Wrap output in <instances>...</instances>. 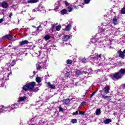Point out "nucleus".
I'll return each instance as SVG.
<instances>
[{
	"instance_id": "61",
	"label": "nucleus",
	"mask_w": 125,
	"mask_h": 125,
	"mask_svg": "<svg viewBox=\"0 0 125 125\" xmlns=\"http://www.w3.org/2000/svg\"><path fill=\"white\" fill-rule=\"evenodd\" d=\"M14 49H16V48H14Z\"/></svg>"
},
{
	"instance_id": "55",
	"label": "nucleus",
	"mask_w": 125,
	"mask_h": 125,
	"mask_svg": "<svg viewBox=\"0 0 125 125\" xmlns=\"http://www.w3.org/2000/svg\"><path fill=\"white\" fill-rule=\"evenodd\" d=\"M123 52H124V53H125V49L124 50Z\"/></svg>"
},
{
	"instance_id": "25",
	"label": "nucleus",
	"mask_w": 125,
	"mask_h": 125,
	"mask_svg": "<svg viewBox=\"0 0 125 125\" xmlns=\"http://www.w3.org/2000/svg\"><path fill=\"white\" fill-rule=\"evenodd\" d=\"M39 1V0H29L28 1V3H36Z\"/></svg>"
},
{
	"instance_id": "41",
	"label": "nucleus",
	"mask_w": 125,
	"mask_h": 125,
	"mask_svg": "<svg viewBox=\"0 0 125 125\" xmlns=\"http://www.w3.org/2000/svg\"><path fill=\"white\" fill-rule=\"evenodd\" d=\"M59 109L60 112H64V109H63V108H62V107L59 106Z\"/></svg>"
},
{
	"instance_id": "35",
	"label": "nucleus",
	"mask_w": 125,
	"mask_h": 125,
	"mask_svg": "<svg viewBox=\"0 0 125 125\" xmlns=\"http://www.w3.org/2000/svg\"><path fill=\"white\" fill-rule=\"evenodd\" d=\"M61 29V25H58L56 26V30L57 31H60Z\"/></svg>"
},
{
	"instance_id": "62",
	"label": "nucleus",
	"mask_w": 125,
	"mask_h": 125,
	"mask_svg": "<svg viewBox=\"0 0 125 125\" xmlns=\"http://www.w3.org/2000/svg\"><path fill=\"white\" fill-rule=\"evenodd\" d=\"M115 66H114V67H113V68H115Z\"/></svg>"
},
{
	"instance_id": "4",
	"label": "nucleus",
	"mask_w": 125,
	"mask_h": 125,
	"mask_svg": "<svg viewBox=\"0 0 125 125\" xmlns=\"http://www.w3.org/2000/svg\"><path fill=\"white\" fill-rule=\"evenodd\" d=\"M26 99H27V97L26 96L19 97L18 102L11 105V107H9V109L14 110V109H17V108H19V107H21L23 101H25Z\"/></svg>"
},
{
	"instance_id": "6",
	"label": "nucleus",
	"mask_w": 125,
	"mask_h": 125,
	"mask_svg": "<svg viewBox=\"0 0 125 125\" xmlns=\"http://www.w3.org/2000/svg\"><path fill=\"white\" fill-rule=\"evenodd\" d=\"M48 65L46 63V62H42L40 63H38L36 64V67L37 70H42V69H46V67H47Z\"/></svg>"
},
{
	"instance_id": "58",
	"label": "nucleus",
	"mask_w": 125,
	"mask_h": 125,
	"mask_svg": "<svg viewBox=\"0 0 125 125\" xmlns=\"http://www.w3.org/2000/svg\"><path fill=\"white\" fill-rule=\"evenodd\" d=\"M33 34H36V32H33Z\"/></svg>"
},
{
	"instance_id": "23",
	"label": "nucleus",
	"mask_w": 125,
	"mask_h": 125,
	"mask_svg": "<svg viewBox=\"0 0 125 125\" xmlns=\"http://www.w3.org/2000/svg\"><path fill=\"white\" fill-rule=\"evenodd\" d=\"M36 81L37 83H38L39 84V85H42V84H40V83L42 82V78L40 77H38L36 78Z\"/></svg>"
},
{
	"instance_id": "1",
	"label": "nucleus",
	"mask_w": 125,
	"mask_h": 125,
	"mask_svg": "<svg viewBox=\"0 0 125 125\" xmlns=\"http://www.w3.org/2000/svg\"><path fill=\"white\" fill-rule=\"evenodd\" d=\"M112 33L111 25H104L100 28L99 33L97 34L94 38L91 39L90 44L94 45L95 47L96 46L103 47L104 46V43L106 42V41H103L101 39L102 38H108Z\"/></svg>"
},
{
	"instance_id": "26",
	"label": "nucleus",
	"mask_w": 125,
	"mask_h": 125,
	"mask_svg": "<svg viewBox=\"0 0 125 125\" xmlns=\"http://www.w3.org/2000/svg\"><path fill=\"white\" fill-rule=\"evenodd\" d=\"M112 122V119H107L104 121V123L105 125L109 124V123H111Z\"/></svg>"
},
{
	"instance_id": "13",
	"label": "nucleus",
	"mask_w": 125,
	"mask_h": 125,
	"mask_svg": "<svg viewBox=\"0 0 125 125\" xmlns=\"http://www.w3.org/2000/svg\"><path fill=\"white\" fill-rule=\"evenodd\" d=\"M112 22L114 25H118L119 24V18L118 17H114L113 19Z\"/></svg>"
},
{
	"instance_id": "3",
	"label": "nucleus",
	"mask_w": 125,
	"mask_h": 125,
	"mask_svg": "<svg viewBox=\"0 0 125 125\" xmlns=\"http://www.w3.org/2000/svg\"><path fill=\"white\" fill-rule=\"evenodd\" d=\"M15 64H16V62L15 61H13L11 63H6L5 64L4 68L6 71H4L3 72L4 79H6L7 80H9L8 78L9 77V76L11 75L12 72H11V70H8V68H11V67H13Z\"/></svg>"
},
{
	"instance_id": "45",
	"label": "nucleus",
	"mask_w": 125,
	"mask_h": 125,
	"mask_svg": "<svg viewBox=\"0 0 125 125\" xmlns=\"http://www.w3.org/2000/svg\"><path fill=\"white\" fill-rule=\"evenodd\" d=\"M85 61H86V59L84 58L82 60V63H85Z\"/></svg>"
},
{
	"instance_id": "22",
	"label": "nucleus",
	"mask_w": 125,
	"mask_h": 125,
	"mask_svg": "<svg viewBox=\"0 0 125 125\" xmlns=\"http://www.w3.org/2000/svg\"><path fill=\"white\" fill-rule=\"evenodd\" d=\"M29 43V42L27 40L22 41L20 42V45L21 46L24 45V44H28Z\"/></svg>"
},
{
	"instance_id": "20",
	"label": "nucleus",
	"mask_w": 125,
	"mask_h": 125,
	"mask_svg": "<svg viewBox=\"0 0 125 125\" xmlns=\"http://www.w3.org/2000/svg\"><path fill=\"white\" fill-rule=\"evenodd\" d=\"M68 12V10L66 9H64L60 11V13L62 14V15H65V14H67Z\"/></svg>"
},
{
	"instance_id": "51",
	"label": "nucleus",
	"mask_w": 125,
	"mask_h": 125,
	"mask_svg": "<svg viewBox=\"0 0 125 125\" xmlns=\"http://www.w3.org/2000/svg\"><path fill=\"white\" fill-rule=\"evenodd\" d=\"M73 30H74V31H77V28H76V26H74V27H73Z\"/></svg>"
},
{
	"instance_id": "47",
	"label": "nucleus",
	"mask_w": 125,
	"mask_h": 125,
	"mask_svg": "<svg viewBox=\"0 0 125 125\" xmlns=\"http://www.w3.org/2000/svg\"><path fill=\"white\" fill-rule=\"evenodd\" d=\"M79 114L80 115H84V112H83V111H79Z\"/></svg>"
},
{
	"instance_id": "21",
	"label": "nucleus",
	"mask_w": 125,
	"mask_h": 125,
	"mask_svg": "<svg viewBox=\"0 0 125 125\" xmlns=\"http://www.w3.org/2000/svg\"><path fill=\"white\" fill-rule=\"evenodd\" d=\"M70 101H71V100L69 99H66L62 100V102L64 105H68V104L70 103Z\"/></svg>"
},
{
	"instance_id": "34",
	"label": "nucleus",
	"mask_w": 125,
	"mask_h": 125,
	"mask_svg": "<svg viewBox=\"0 0 125 125\" xmlns=\"http://www.w3.org/2000/svg\"><path fill=\"white\" fill-rule=\"evenodd\" d=\"M72 62L71 60H67L66 61V64H71L72 63Z\"/></svg>"
},
{
	"instance_id": "36",
	"label": "nucleus",
	"mask_w": 125,
	"mask_h": 125,
	"mask_svg": "<svg viewBox=\"0 0 125 125\" xmlns=\"http://www.w3.org/2000/svg\"><path fill=\"white\" fill-rule=\"evenodd\" d=\"M71 123L72 124H77V119H72L71 120Z\"/></svg>"
},
{
	"instance_id": "10",
	"label": "nucleus",
	"mask_w": 125,
	"mask_h": 125,
	"mask_svg": "<svg viewBox=\"0 0 125 125\" xmlns=\"http://www.w3.org/2000/svg\"><path fill=\"white\" fill-rule=\"evenodd\" d=\"M101 96H102V98L105 99V100H107V101H111V96H105V95L102 93L101 94Z\"/></svg>"
},
{
	"instance_id": "38",
	"label": "nucleus",
	"mask_w": 125,
	"mask_h": 125,
	"mask_svg": "<svg viewBox=\"0 0 125 125\" xmlns=\"http://www.w3.org/2000/svg\"><path fill=\"white\" fill-rule=\"evenodd\" d=\"M55 9L54 10H55V11H57V10H58V9H59V6H56V4L55 5Z\"/></svg>"
},
{
	"instance_id": "2",
	"label": "nucleus",
	"mask_w": 125,
	"mask_h": 125,
	"mask_svg": "<svg viewBox=\"0 0 125 125\" xmlns=\"http://www.w3.org/2000/svg\"><path fill=\"white\" fill-rule=\"evenodd\" d=\"M90 60H93L95 64H99V66H103L104 69H107L109 68L110 65H115L116 63L115 60L111 58L105 61V55H102L101 54H96L94 55H91L89 57ZM101 61H104V62H101Z\"/></svg>"
},
{
	"instance_id": "44",
	"label": "nucleus",
	"mask_w": 125,
	"mask_h": 125,
	"mask_svg": "<svg viewBox=\"0 0 125 125\" xmlns=\"http://www.w3.org/2000/svg\"><path fill=\"white\" fill-rule=\"evenodd\" d=\"M65 4L66 6H70V3H69L67 1H65Z\"/></svg>"
},
{
	"instance_id": "12",
	"label": "nucleus",
	"mask_w": 125,
	"mask_h": 125,
	"mask_svg": "<svg viewBox=\"0 0 125 125\" xmlns=\"http://www.w3.org/2000/svg\"><path fill=\"white\" fill-rule=\"evenodd\" d=\"M118 73L119 75H120L121 77L123 78V77H124V75L125 74V69L121 68Z\"/></svg>"
},
{
	"instance_id": "63",
	"label": "nucleus",
	"mask_w": 125,
	"mask_h": 125,
	"mask_svg": "<svg viewBox=\"0 0 125 125\" xmlns=\"http://www.w3.org/2000/svg\"><path fill=\"white\" fill-rule=\"evenodd\" d=\"M102 70H103V68H102Z\"/></svg>"
},
{
	"instance_id": "14",
	"label": "nucleus",
	"mask_w": 125,
	"mask_h": 125,
	"mask_svg": "<svg viewBox=\"0 0 125 125\" xmlns=\"http://www.w3.org/2000/svg\"><path fill=\"white\" fill-rule=\"evenodd\" d=\"M71 28H72V25L71 24V23H69L65 26V28H64V31H65L66 32H70Z\"/></svg>"
},
{
	"instance_id": "46",
	"label": "nucleus",
	"mask_w": 125,
	"mask_h": 125,
	"mask_svg": "<svg viewBox=\"0 0 125 125\" xmlns=\"http://www.w3.org/2000/svg\"><path fill=\"white\" fill-rule=\"evenodd\" d=\"M86 102H83L81 104V106H83V105H84V104H85Z\"/></svg>"
},
{
	"instance_id": "11",
	"label": "nucleus",
	"mask_w": 125,
	"mask_h": 125,
	"mask_svg": "<svg viewBox=\"0 0 125 125\" xmlns=\"http://www.w3.org/2000/svg\"><path fill=\"white\" fill-rule=\"evenodd\" d=\"M88 74V72L87 71H84L83 72L81 71L80 70H77L76 72V76H81L82 74Z\"/></svg>"
},
{
	"instance_id": "7",
	"label": "nucleus",
	"mask_w": 125,
	"mask_h": 125,
	"mask_svg": "<svg viewBox=\"0 0 125 125\" xmlns=\"http://www.w3.org/2000/svg\"><path fill=\"white\" fill-rule=\"evenodd\" d=\"M10 107H11V105H9L8 107H5L3 105H2L0 107V114L1 113H5V112H10L11 110H13L12 108H9Z\"/></svg>"
},
{
	"instance_id": "18",
	"label": "nucleus",
	"mask_w": 125,
	"mask_h": 125,
	"mask_svg": "<svg viewBox=\"0 0 125 125\" xmlns=\"http://www.w3.org/2000/svg\"><path fill=\"white\" fill-rule=\"evenodd\" d=\"M69 40H70V36L69 35H65L62 37L63 42H67Z\"/></svg>"
},
{
	"instance_id": "64",
	"label": "nucleus",
	"mask_w": 125,
	"mask_h": 125,
	"mask_svg": "<svg viewBox=\"0 0 125 125\" xmlns=\"http://www.w3.org/2000/svg\"><path fill=\"white\" fill-rule=\"evenodd\" d=\"M98 71H100V70H98Z\"/></svg>"
},
{
	"instance_id": "60",
	"label": "nucleus",
	"mask_w": 125,
	"mask_h": 125,
	"mask_svg": "<svg viewBox=\"0 0 125 125\" xmlns=\"http://www.w3.org/2000/svg\"><path fill=\"white\" fill-rule=\"evenodd\" d=\"M34 74H35V71L33 72Z\"/></svg>"
},
{
	"instance_id": "59",
	"label": "nucleus",
	"mask_w": 125,
	"mask_h": 125,
	"mask_svg": "<svg viewBox=\"0 0 125 125\" xmlns=\"http://www.w3.org/2000/svg\"><path fill=\"white\" fill-rule=\"evenodd\" d=\"M65 44H66V45H68V44H67V43H65Z\"/></svg>"
},
{
	"instance_id": "24",
	"label": "nucleus",
	"mask_w": 125,
	"mask_h": 125,
	"mask_svg": "<svg viewBox=\"0 0 125 125\" xmlns=\"http://www.w3.org/2000/svg\"><path fill=\"white\" fill-rule=\"evenodd\" d=\"M101 114V110L100 108H99L96 110V116H99Z\"/></svg>"
},
{
	"instance_id": "33",
	"label": "nucleus",
	"mask_w": 125,
	"mask_h": 125,
	"mask_svg": "<svg viewBox=\"0 0 125 125\" xmlns=\"http://www.w3.org/2000/svg\"><path fill=\"white\" fill-rule=\"evenodd\" d=\"M72 11H73V8L72 7H68L67 8V12L68 11V12H72Z\"/></svg>"
},
{
	"instance_id": "50",
	"label": "nucleus",
	"mask_w": 125,
	"mask_h": 125,
	"mask_svg": "<svg viewBox=\"0 0 125 125\" xmlns=\"http://www.w3.org/2000/svg\"><path fill=\"white\" fill-rule=\"evenodd\" d=\"M12 15H13L12 13H10L9 14V17L10 18H11V16H12Z\"/></svg>"
},
{
	"instance_id": "49",
	"label": "nucleus",
	"mask_w": 125,
	"mask_h": 125,
	"mask_svg": "<svg viewBox=\"0 0 125 125\" xmlns=\"http://www.w3.org/2000/svg\"><path fill=\"white\" fill-rule=\"evenodd\" d=\"M3 22V19H0V23H2Z\"/></svg>"
},
{
	"instance_id": "40",
	"label": "nucleus",
	"mask_w": 125,
	"mask_h": 125,
	"mask_svg": "<svg viewBox=\"0 0 125 125\" xmlns=\"http://www.w3.org/2000/svg\"><path fill=\"white\" fill-rule=\"evenodd\" d=\"M2 52H3V50L0 49V57H2Z\"/></svg>"
},
{
	"instance_id": "27",
	"label": "nucleus",
	"mask_w": 125,
	"mask_h": 125,
	"mask_svg": "<svg viewBox=\"0 0 125 125\" xmlns=\"http://www.w3.org/2000/svg\"><path fill=\"white\" fill-rule=\"evenodd\" d=\"M36 29L37 31H39V32H42V27L41 24H40V25L38 27H37Z\"/></svg>"
},
{
	"instance_id": "8",
	"label": "nucleus",
	"mask_w": 125,
	"mask_h": 125,
	"mask_svg": "<svg viewBox=\"0 0 125 125\" xmlns=\"http://www.w3.org/2000/svg\"><path fill=\"white\" fill-rule=\"evenodd\" d=\"M111 78L113 80V81H118V80L122 79V77L120 76L118 72L114 73L111 75Z\"/></svg>"
},
{
	"instance_id": "9",
	"label": "nucleus",
	"mask_w": 125,
	"mask_h": 125,
	"mask_svg": "<svg viewBox=\"0 0 125 125\" xmlns=\"http://www.w3.org/2000/svg\"><path fill=\"white\" fill-rule=\"evenodd\" d=\"M12 40L13 39V36L10 34H7L2 37V38H0V42H2L4 40Z\"/></svg>"
},
{
	"instance_id": "28",
	"label": "nucleus",
	"mask_w": 125,
	"mask_h": 125,
	"mask_svg": "<svg viewBox=\"0 0 125 125\" xmlns=\"http://www.w3.org/2000/svg\"><path fill=\"white\" fill-rule=\"evenodd\" d=\"M72 74V73L71 72V71H69V72H67L65 74V78H69V77H70V75Z\"/></svg>"
},
{
	"instance_id": "53",
	"label": "nucleus",
	"mask_w": 125,
	"mask_h": 125,
	"mask_svg": "<svg viewBox=\"0 0 125 125\" xmlns=\"http://www.w3.org/2000/svg\"><path fill=\"white\" fill-rule=\"evenodd\" d=\"M80 6H81V7H82V8L84 7V6L83 5H80Z\"/></svg>"
},
{
	"instance_id": "30",
	"label": "nucleus",
	"mask_w": 125,
	"mask_h": 125,
	"mask_svg": "<svg viewBox=\"0 0 125 125\" xmlns=\"http://www.w3.org/2000/svg\"><path fill=\"white\" fill-rule=\"evenodd\" d=\"M44 39L45 41H48V40L50 39V36L49 35H45L44 36Z\"/></svg>"
},
{
	"instance_id": "48",
	"label": "nucleus",
	"mask_w": 125,
	"mask_h": 125,
	"mask_svg": "<svg viewBox=\"0 0 125 125\" xmlns=\"http://www.w3.org/2000/svg\"><path fill=\"white\" fill-rule=\"evenodd\" d=\"M32 11L33 12H36L37 11H38V9H34Z\"/></svg>"
},
{
	"instance_id": "52",
	"label": "nucleus",
	"mask_w": 125,
	"mask_h": 125,
	"mask_svg": "<svg viewBox=\"0 0 125 125\" xmlns=\"http://www.w3.org/2000/svg\"><path fill=\"white\" fill-rule=\"evenodd\" d=\"M88 72H92V70L91 68L88 69Z\"/></svg>"
},
{
	"instance_id": "17",
	"label": "nucleus",
	"mask_w": 125,
	"mask_h": 125,
	"mask_svg": "<svg viewBox=\"0 0 125 125\" xmlns=\"http://www.w3.org/2000/svg\"><path fill=\"white\" fill-rule=\"evenodd\" d=\"M1 5L2 6V7L3 8H7V7H8V3H7V2H2L1 3Z\"/></svg>"
},
{
	"instance_id": "32",
	"label": "nucleus",
	"mask_w": 125,
	"mask_h": 125,
	"mask_svg": "<svg viewBox=\"0 0 125 125\" xmlns=\"http://www.w3.org/2000/svg\"><path fill=\"white\" fill-rule=\"evenodd\" d=\"M121 14H125V5L123 7V8L121 10Z\"/></svg>"
},
{
	"instance_id": "42",
	"label": "nucleus",
	"mask_w": 125,
	"mask_h": 125,
	"mask_svg": "<svg viewBox=\"0 0 125 125\" xmlns=\"http://www.w3.org/2000/svg\"><path fill=\"white\" fill-rule=\"evenodd\" d=\"M78 114H79V111L77 110L76 112H73L72 113V115H74V116H77V115H78Z\"/></svg>"
},
{
	"instance_id": "15",
	"label": "nucleus",
	"mask_w": 125,
	"mask_h": 125,
	"mask_svg": "<svg viewBox=\"0 0 125 125\" xmlns=\"http://www.w3.org/2000/svg\"><path fill=\"white\" fill-rule=\"evenodd\" d=\"M47 85L49 88H51V89H55V85L52 84L50 82L47 83Z\"/></svg>"
},
{
	"instance_id": "16",
	"label": "nucleus",
	"mask_w": 125,
	"mask_h": 125,
	"mask_svg": "<svg viewBox=\"0 0 125 125\" xmlns=\"http://www.w3.org/2000/svg\"><path fill=\"white\" fill-rule=\"evenodd\" d=\"M118 53L119 57L122 58V59H124V58H125V53H124V52L119 50L118 51Z\"/></svg>"
},
{
	"instance_id": "37",
	"label": "nucleus",
	"mask_w": 125,
	"mask_h": 125,
	"mask_svg": "<svg viewBox=\"0 0 125 125\" xmlns=\"http://www.w3.org/2000/svg\"><path fill=\"white\" fill-rule=\"evenodd\" d=\"M43 125V122H42V120H40L37 125Z\"/></svg>"
},
{
	"instance_id": "57",
	"label": "nucleus",
	"mask_w": 125,
	"mask_h": 125,
	"mask_svg": "<svg viewBox=\"0 0 125 125\" xmlns=\"http://www.w3.org/2000/svg\"><path fill=\"white\" fill-rule=\"evenodd\" d=\"M124 87H125V84H124Z\"/></svg>"
},
{
	"instance_id": "5",
	"label": "nucleus",
	"mask_w": 125,
	"mask_h": 125,
	"mask_svg": "<svg viewBox=\"0 0 125 125\" xmlns=\"http://www.w3.org/2000/svg\"><path fill=\"white\" fill-rule=\"evenodd\" d=\"M36 85V82H31L26 83L22 87L23 90L27 91V90H33L34 87Z\"/></svg>"
},
{
	"instance_id": "43",
	"label": "nucleus",
	"mask_w": 125,
	"mask_h": 125,
	"mask_svg": "<svg viewBox=\"0 0 125 125\" xmlns=\"http://www.w3.org/2000/svg\"><path fill=\"white\" fill-rule=\"evenodd\" d=\"M42 24L44 26H46V25H47V21H43V22H42Z\"/></svg>"
},
{
	"instance_id": "39",
	"label": "nucleus",
	"mask_w": 125,
	"mask_h": 125,
	"mask_svg": "<svg viewBox=\"0 0 125 125\" xmlns=\"http://www.w3.org/2000/svg\"><path fill=\"white\" fill-rule=\"evenodd\" d=\"M40 89H39V88L37 87L34 89V88H33L32 90L33 91H35V92H37V91H38V90H39Z\"/></svg>"
},
{
	"instance_id": "29",
	"label": "nucleus",
	"mask_w": 125,
	"mask_h": 125,
	"mask_svg": "<svg viewBox=\"0 0 125 125\" xmlns=\"http://www.w3.org/2000/svg\"><path fill=\"white\" fill-rule=\"evenodd\" d=\"M97 91H98V90H95L92 94H91L90 96V98H92V97H93V96H94V95H95V93H96V92H97Z\"/></svg>"
},
{
	"instance_id": "31",
	"label": "nucleus",
	"mask_w": 125,
	"mask_h": 125,
	"mask_svg": "<svg viewBox=\"0 0 125 125\" xmlns=\"http://www.w3.org/2000/svg\"><path fill=\"white\" fill-rule=\"evenodd\" d=\"M90 1V0H84V3L83 4V5L84 4H87L88 3H89Z\"/></svg>"
},
{
	"instance_id": "54",
	"label": "nucleus",
	"mask_w": 125,
	"mask_h": 125,
	"mask_svg": "<svg viewBox=\"0 0 125 125\" xmlns=\"http://www.w3.org/2000/svg\"><path fill=\"white\" fill-rule=\"evenodd\" d=\"M33 28H36V26L35 25L32 26Z\"/></svg>"
},
{
	"instance_id": "56",
	"label": "nucleus",
	"mask_w": 125,
	"mask_h": 125,
	"mask_svg": "<svg viewBox=\"0 0 125 125\" xmlns=\"http://www.w3.org/2000/svg\"><path fill=\"white\" fill-rule=\"evenodd\" d=\"M104 17H107V15H104Z\"/></svg>"
},
{
	"instance_id": "19",
	"label": "nucleus",
	"mask_w": 125,
	"mask_h": 125,
	"mask_svg": "<svg viewBox=\"0 0 125 125\" xmlns=\"http://www.w3.org/2000/svg\"><path fill=\"white\" fill-rule=\"evenodd\" d=\"M110 87H109V86L108 85L104 87V92L105 93H106V94H107V93H109L110 92L109 91V90H110Z\"/></svg>"
}]
</instances>
